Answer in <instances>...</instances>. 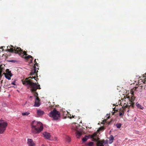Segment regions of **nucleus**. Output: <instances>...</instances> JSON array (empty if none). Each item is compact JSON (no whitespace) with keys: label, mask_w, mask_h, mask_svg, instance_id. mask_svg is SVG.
<instances>
[{"label":"nucleus","mask_w":146,"mask_h":146,"mask_svg":"<svg viewBox=\"0 0 146 146\" xmlns=\"http://www.w3.org/2000/svg\"><path fill=\"white\" fill-rule=\"evenodd\" d=\"M2 66V65H0V80L1 79L3 75L2 74L3 69L1 67Z\"/></svg>","instance_id":"nucleus-17"},{"label":"nucleus","mask_w":146,"mask_h":146,"mask_svg":"<svg viewBox=\"0 0 146 146\" xmlns=\"http://www.w3.org/2000/svg\"><path fill=\"white\" fill-rule=\"evenodd\" d=\"M42 146H45L44 145H42Z\"/></svg>","instance_id":"nucleus-38"},{"label":"nucleus","mask_w":146,"mask_h":146,"mask_svg":"<svg viewBox=\"0 0 146 146\" xmlns=\"http://www.w3.org/2000/svg\"><path fill=\"white\" fill-rule=\"evenodd\" d=\"M7 123L3 120H0V134H2L6 129Z\"/></svg>","instance_id":"nucleus-6"},{"label":"nucleus","mask_w":146,"mask_h":146,"mask_svg":"<svg viewBox=\"0 0 146 146\" xmlns=\"http://www.w3.org/2000/svg\"><path fill=\"white\" fill-rule=\"evenodd\" d=\"M91 137L92 138V141H97L99 140V138L97 136V134L95 133L93 134L90 135Z\"/></svg>","instance_id":"nucleus-9"},{"label":"nucleus","mask_w":146,"mask_h":146,"mask_svg":"<svg viewBox=\"0 0 146 146\" xmlns=\"http://www.w3.org/2000/svg\"><path fill=\"white\" fill-rule=\"evenodd\" d=\"M31 125L32 131L35 134L40 132L43 129L42 124L40 122L34 121L31 123Z\"/></svg>","instance_id":"nucleus-2"},{"label":"nucleus","mask_w":146,"mask_h":146,"mask_svg":"<svg viewBox=\"0 0 146 146\" xmlns=\"http://www.w3.org/2000/svg\"><path fill=\"white\" fill-rule=\"evenodd\" d=\"M9 71V69H7L6 70V71H7H7Z\"/></svg>","instance_id":"nucleus-34"},{"label":"nucleus","mask_w":146,"mask_h":146,"mask_svg":"<svg viewBox=\"0 0 146 146\" xmlns=\"http://www.w3.org/2000/svg\"><path fill=\"white\" fill-rule=\"evenodd\" d=\"M121 123H117L116 124V126L118 128H120L121 126Z\"/></svg>","instance_id":"nucleus-26"},{"label":"nucleus","mask_w":146,"mask_h":146,"mask_svg":"<svg viewBox=\"0 0 146 146\" xmlns=\"http://www.w3.org/2000/svg\"><path fill=\"white\" fill-rule=\"evenodd\" d=\"M94 143L93 142H90L88 143L87 144V146H92L93 145Z\"/></svg>","instance_id":"nucleus-23"},{"label":"nucleus","mask_w":146,"mask_h":146,"mask_svg":"<svg viewBox=\"0 0 146 146\" xmlns=\"http://www.w3.org/2000/svg\"><path fill=\"white\" fill-rule=\"evenodd\" d=\"M40 100L38 97H36L35 100L34 106L35 107H38L40 104Z\"/></svg>","instance_id":"nucleus-11"},{"label":"nucleus","mask_w":146,"mask_h":146,"mask_svg":"<svg viewBox=\"0 0 146 146\" xmlns=\"http://www.w3.org/2000/svg\"><path fill=\"white\" fill-rule=\"evenodd\" d=\"M27 144L29 146H35V144L33 140L31 139H28Z\"/></svg>","instance_id":"nucleus-8"},{"label":"nucleus","mask_w":146,"mask_h":146,"mask_svg":"<svg viewBox=\"0 0 146 146\" xmlns=\"http://www.w3.org/2000/svg\"><path fill=\"white\" fill-rule=\"evenodd\" d=\"M44 113V112L40 110H37V114L39 116H41Z\"/></svg>","instance_id":"nucleus-14"},{"label":"nucleus","mask_w":146,"mask_h":146,"mask_svg":"<svg viewBox=\"0 0 146 146\" xmlns=\"http://www.w3.org/2000/svg\"><path fill=\"white\" fill-rule=\"evenodd\" d=\"M109 142L110 143H111L113 141V140H114V137L112 135H111L109 137Z\"/></svg>","instance_id":"nucleus-16"},{"label":"nucleus","mask_w":146,"mask_h":146,"mask_svg":"<svg viewBox=\"0 0 146 146\" xmlns=\"http://www.w3.org/2000/svg\"><path fill=\"white\" fill-rule=\"evenodd\" d=\"M106 120L105 119L103 120V122H102V124H104L106 123H107V124L109 125L110 124V122H106Z\"/></svg>","instance_id":"nucleus-25"},{"label":"nucleus","mask_w":146,"mask_h":146,"mask_svg":"<svg viewBox=\"0 0 146 146\" xmlns=\"http://www.w3.org/2000/svg\"><path fill=\"white\" fill-rule=\"evenodd\" d=\"M29 58H32V59L31 60V62H32V60H33V57L32 56H31V55H28L25 56V58L26 59H28Z\"/></svg>","instance_id":"nucleus-20"},{"label":"nucleus","mask_w":146,"mask_h":146,"mask_svg":"<svg viewBox=\"0 0 146 146\" xmlns=\"http://www.w3.org/2000/svg\"><path fill=\"white\" fill-rule=\"evenodd\" d=\"M75 130L76 131V136L77 138H79L82 135V133L81 131H79L76 130V129H75Z\"/></svg>","instance_id":"nucleus-12"},{"label":"nucleus","mask_w":146,"mask_h":146,"mask_svg":"<svg viewBox=\"0 0 146 146\" xmlns=\"http://www.w3.org/2000/svg\"><path fill=\"white\" fill-rule=\"evenodd\" d=\"M30 114V113L28 111L23 113H22V114L23 116L25 115H28Z\"/></svg>","instance_id":"nucleus-22"},{"label":"nucleus","mask_w":146,"mask_h":146,"mask_svg":"<svg viewBox=\"0 0 146 146\" xmlns=\"http://www.w3.org/2000/svg\"><path fill=\"white\" fill-rule=\"evenodd\" d=\"M3 47H4L3 46H2V47H1V49H2V51H3Z\"/></svg>","instance_id":"nucleus-33"},{"label":"nucleus","mask_w":146,"mask_h":146,"mask_svg":"<svg viewBox=\"0 0 146 146\" xmlns=\"http://www.w3.org/2000/svg\"><path fill=\"white\" fill-rule=\"evenodd\" d=\"M3 74L5 75V78L9 80L11 79V77L12 76V74L11 73L10 71H9L8 72L5 73H3Z\"/></svg>","instance_id":"nucleus-10"},{"label":"nucleus","mask_w":146,"mask_h":146,"mask_svg":"<svg viewBox=\"0 0 146 146\" xmlns=\"http://www.w3.org/2000/svg\"><path fill=\"white\" fill-rule=\"evenodd\" d=\"M136 105L138 108H139L143 110L144 108L143 106H142L141 105H140L139 104L138 102H137L136 103Z\"/></svg>","instance_id":"nucleus-18"},{"label":"nucleus","mask_w":146,"mask_h":146,"mask_svg":"<svg viewBox=\"0 0 146 146\" xmlns=\"http://www.w3.org/2000/svg\"><path fill=\"white\" fill-rule=\"evenodd\" d=\"M124 114V111L123 110H120L119 112V115H123Z\"/></svg>","instance_id":"nucleus-24"},{"label":"nucleus","mask_w":146,"mask_h":146,"mask_svg":"<svg viewBox=\"0 0 146 146\" xmlns=\"http://www.w3.org/2000/svg\"><path fill=\"white\" fill-rule=\"evenodd\" d=\"M43 135L47 139H49L50 138V135L49 133L45 132L44 133Z\"/></svg>","instance_id":"nucleus-13"},{"label":"nucleus","mask_w":146,"mask_h":146,"mask_svg":"<svg viewBox=\"0 0 146 146\" xmlns=\"http://www.w3.org/2000/svg\"><path fill=\"white\" fill-rule=\"evenodd\" d=\"M67 140L68 142H70L71 141V139L69 137H67Z\"/></svg>","instance_id":"nucleus-28"},{"label":"nucleus","mask_w":146,"mask_h":146,"mask_svg":"<svg viewBox=\"0 0 146 146\" xmlns=\"http://www.w3.org/2000/svg\"><path fill=\"white\" fill-rule=\"evenodd\" d=\"M11 48L7 49L8 51L18 54L22 57H23L24 55L26 56L27 55V54L26 52L25 51H23L20 48L17 47L16 48V46L14 47L12 45H11Z\"/></svg>","instance_id":"nucleus-3"},{"label":"nucleus","mask_w":146,"mask_h":146,"mask_svg":"<svg viewBox=\"0 0 146 146\" xmlns=\"http://www.w3.org/2000/svg\"><path fill=\"white\" fill-rule=\"evenodd\" d=\"M127 102H126V100H123L121 102V104H123V106L124 105H125V104H124L125 103H126V104H127Z\"/></svg>","instance_id":"nucleus-29"},{"label":"nucleus","mask_w":146,"mask_h":146,"mask_svg":"<svg viewBox=\"0 0 146 146\" xmlns=\"http://www.w3.org/2000/svg\"><path fill=\"white\" fill-rule=\"evenodd\" d=\"M144 79L143 80V82L145 84H146V75L144 76Z\"/></svg>","instance_id":"nucleus-27"},{"label":"nucleus","mask_w":146,"mask_h":146,"mask_svg":"<svg viewBox=\"0 0 146 146\" xmlns=\"http://www.w3.org/2000/svg\"><path fill=\"white\" fill-rule=\"evenodd\" d=\"M36 59H35L34 60V66L33 67V69L31 70L30 75L32 76V77L35 76V77H38V74L37 73L38 72V70H36L39 69L38 68V63H37L36 61Z\"/></svg>","instance_id":"nucleus-4"},{"label":"nucleus","mask_w":146,"mask_h":146,"mask_svg":"<svg viewBox=\"0 0 146 146\" xmlns=\"http://www.w3.org/2000/svg\"><path fill=\"white\" fill-rule=\"evenodd\" d=\"M36 77L35 76L29 77V78H26L25 81H23V84L25 85H29L30 86L31 89V92L33 93L34 95L36 97H38V93L36 92V90L37 89H40V85L38 84L37 83H34L32 82L33 81L31 80V79L34 78L35 80L37 81L38 78L35 79Z\"/></svg>","instance_id":"nucleus-1"},{"label":"nucleus","mask_w":146,"mask_h":146,"mask_svg":"<svg viewBox=\"0 0 146 146\" xmlns=\"http://www.w3.org/2000/svg\"><path fill=\"white\" fill-rule=\"evenodd\" d=\"M48 115L49 116L52 117L54 120H58L60 117V112L55 109L51 111Z\"/></svg>","instance_id":"nucleus-5"},{"label":"nucleus","mask_w":146,"mask_h":146,"mask_svg":"<svg viewBox=\"0 0 146 146\" xmlns=\"http://www.w3.org/2000/svg\"><path fill=\"white\" fill-rule=\"evenodd\" d=\"M131 94H132V96L131 97V99H130V100L131 101H132V102H133V101H134V100H135V97L133 95V92Z\"/></svg>","instance_id":"nucleus-21"},{"label":"nucleus","mask_w":146,"mask_h":146,"mask_svg":"<svg viewBox=\"0 0 146 146\" xmlns=\"http://www.w3.org/2000/svg\"><path fill=\"white\" fill-rule=\"evenodd\" d=\"M125 100H127L128 101L127 102V104L125 103V105H124L123 106L126 108L129 107L131 106H133V102H132V101L130 100V99L128 98H127V99H125Z\"/></svg>","instance_id":"nucleus-7"},{"label":"nucleus","mask_w":146,"mask_h":146,"mask_svg":"<svg viewBox=\"0 0 146 146\" xmlns=\"http://www.w3.org/2000/svg\"><path fill=\"white\" fill-rule=\"evenodd\" d=\"M3 80H2L1 81V83H2V82H3Z\"/></svg>","instance_id":"nucleus-36"},{"label":"nucleus","mask_w":146,"mask_h":146,"mask_svg":"<svg viewBox=\"0 0 146 146\" xmlns=\"http://www.w3.org/2000/svg\"><path fill=\"white\" fill-rule=\"evenodd\" d=\"M89 137L88 135H85V137L82 138V141L83 142H84L86 141Z\"/></svg>","instance_id":"nucleus-19"},{"label":"nucleus","mask_w":146,"mask_h":146,"mask_svg":"<svg viewBox=\"0 0 146 146\" xmlns=\"http://www.w3.org/2000/svg\"><path fill=\"white\" fill-rule=\"evenodd\" d=\"M129 110H128L127 111V112H129Z\"/></svg>","instance_id":"nucleus-37"},{"label":"nucleus","mask_w":146,"mask_h":146,"mask_svg":"<svg viewBox=\"0 0 146 146\" xmlns=\"http://www.w3.org/2000/svg\"><path fill=\"white\" fill-rule=\"evenodd\" d=\"M1 87L0 86V92L1 91Z\"/></svg>","instance_id":"nucleus-35"},{"label":"nucleus","mask_w":146,"mask_h":146,"mask_svg":"<svg viewBox=\"0 0 146 146\" xmlns=\"http://www.w3.org/2000/svg\"><path fill=\"white\" fill-rule=\"evenodd\" d=\"M97 142V146H104V145H103V143H104V141H100L98 140Z\"/></svg>","instance_id":"nucleus-15"},{"label":"nucleus","mask_w":146,"mask_h":146,"mask_svg":"<svg viewBox=\"0 0 146 146\" xmlns=\"http://www.w3.org/2000/svg\"><path fill=\"white\" fill-rule=\"evenodd\" d=\"M113 110L114 111V112H113V114L114 115V113L115 112V111H116L115 110V108H114L113 109ZM116 111H118V110H116Z\"/></svg>","instance_id":"nucleus-31"},{"label":"nucleus","mask_w":146,"mask_h":146,"mask_svg":"<svg viewBox=\"0 0 146 146\" xmlns=\"http://www.w3.org/2000/svg\"><path fill=\"white\" fill-rule=\"evenodd\" d=\"M104 128L103 127H100L99 128V130H102L104 129Z\"/></svg>","instance_id":"nucleus-30"},{"label":"nucleus","mask_w":146,"mask_h":146,"mask_svg":"<svg viewBox=\"0 0 146 146\" xmlns=\"http://www.w3.org/2000/svg\"><path fill=\"white\" fill-rule=\"evenodd\" d=\"M11 84H13V85H15V81H14L13 82H12V83H11Z\"/></svg>","instance_id":"nucleus-32"}]
</instances>
